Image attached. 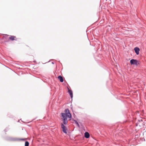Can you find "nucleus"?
<instances>
[{"label": "nucleus", "instance_id": "nucleus-10", "mask_svg": "<svg viewBox=\"0 0 146 146\" xmlns=\"http://www.w3.org/2000/svg\"><path fill=\"white\" fill-rule=\"evenodd\" d=\"M76 123L78 125V126H79V124L77 122H76Z\"/></svg>", "mask_w": 146, "mask_h": 146}, {"label": "nucleus", "instance_id": "nucleus-1", "mask_svg": "<svg viewBox=\"0 0 146 146\" xmlns=\"http://www.w3.org/2000/svg\"><path fill=\"white\" fill-rule=\"evenodd\" d=\"M61 115L62 117V119L63 120V123L64 125L67 124L68 121L67 118H68L71 119V115L68 109H66L64 111V113H61Z\"/></svg>", "mask_w": 146, "mask_h": 146}, {"label": "nucleus", "instance_id": "nucleus-6", "mask_svg": "<svg viewBox=\"0 0 146 146\" xmlns=\"http://www.w3.org/2000/svg\"><path fill=\"white\" fill-rule=\"evenodd\" d=\"M85 137L86 138H88L90 137V135L89 133L88 132H86L85 133Z\"/></svg>", "mask_w": 146, "mask_h": 146}, {"label": "nucleus", "instance_id": "nucleus-8", "mask_svg": "<svg viewBox=\"0 0 146 146\" xmlns=\"http://www.w3.org/2000/svg\"><path fill=\"white\" fill-rule=\"evenodd\" d=\"M29 143L28 141H26L25 144V146H29Z\"/></svg>", "mask_w": 146, "mask_h": 146}, {"label": "nucleus", "instance_id": "nucleus-2", "mask_svg": "<svg viewBox=\"0 0 146 146\" xmlns=\"http://www.w3.org/2000/svg\"><path fill=\"white\" fill-rule=\"evenodd\" d=\"M63 123L61 124V127L63 131L65 133H67V129L66 127L64 125Z\"/></svg>", "mask_w": 146, "mask_h": 146}, {"label": "nucleus", "instance_id": "nucleus-5", "mask_svg": "<svg viewBox=\"0 0 146 146\" xmlns=\"http://www.w3.org/2000/svg\"><path fill=\"white\" fill-rule=\"evenodd\" d=\"M58 80L60 81L61 82H63V79L62 76H59L58 77Z\"/></svg>", "mask_w": 146, "mask_h": 146}, {"label": "nucleus", "instance_id": "nucleus-7", "mask_svg": "<svg viewBox=\"0 0 146 146\" xmlns=\"http://www.w3.org/2000/svg\"><path fill=\"white\" fill-rule=\"evenodd\" d=\"M68 92L71 98H72L73 97V94L72 91L69 89L68 90Z\"/></svg>", "mask_w": 146, "mask_h": 146}, {"label": "nucleus", "instance_id": "nucleus-4", "mask_svg": "<svg viewBox=\"0 0 146 146\" xmlns=\"http://www.w3.org/2000/svg\"><path fill=\"white\" fill-rule=\"evenodd\" d=\"M134 50L137 54L138 55L139 54L140 49L139 48L136 47L134 48Z\"/></svg>", "mask_w": 146, "mask_h": 146}, {"label": "nucleus", "instance_id": "nucleus-9", "mask_svg": "<svg viewBox=\"0 0 146 146\" xmlns=\"http://www.w3.org/2000/svg\"><path fill=\"white\" fill-rule=\"evenodd\" d=\"M9 39L11 40H14V37H10Z\"/></svg>", "mask_w": 146, "mask_h": 146}, {"label": "nucleus", "instance_id": "nucleus-3", "mask_svg": "<svg viewBox=\"0 0 146 146\" xmlns=\"http://www.w3.org/2000/svg\"><path fill=\"white\" fill-rule=\"evenodd\" d=\"M130 62L131 64H134L137 65L138 64L137 60H135L134 59H132L131 60Z\"/></svg>", "mask_w": 146, "mask_h": 146}]
</instances>
